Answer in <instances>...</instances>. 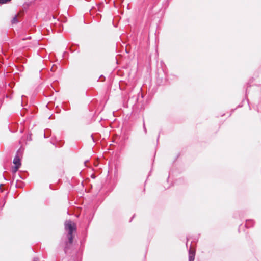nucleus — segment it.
I'll list each match as a JSON object with an SVG mask.
<instances>
[{
	"instance_id": "8",
	"label": "nucleus",
	"mask_w": 261,
	"mask_h": 261,
	"mask_svg": "<svg viewBox=\"0 0 261 261\" xmlns=\"http://www.w3.org/2000/svg\"><path fill=\"white\" fill-rule=\"evenodd\" d=\"M31 38V36H29L27 39H30Z\"/></svg>"
},
{
	"instance_id": "5",
	"label": "nucleus",
	"mask_w": 261,
	"mask_h": 261,
	"mask_svg": "<svg viewBox=\"0 0 261 261\" xmlns=\"http://www.w3.org/2000/svg\"><path fill=\"white\" fill-rule=\"evenodd\" d=\"M17 21V18H16V16H15L13 20H12V23H15Z\"/></svg>"
},
{
	"instance_id": "3",
	"label": "nucleus",
	"mask_w": 261,
	"mask_h": 261,
	"mask_svg": "<svg viewBox=\"0 0 261 261\" xmlns=\"http://www.w3.org/2000/svg\"><path fill=\"white\" fill-rule=\"evenodd\" d=\"M195 258V251L193 250L191 248L189 251V261H194Z\"/></svg>"
},
{
	"instance_id": "4",
	"label": "nucleus",
	"mask_w": 261,
	"mask_h": 261,
	"mask_svg": "<svg viewBox=\"0 0 261 261\" xmlns=\"http://www.w3.org/2000/svg\"><path fill=\"white\" fill-rule=\"evenodd\" d=\"M11 0H0V4H4L10 2Z\"/></svg>"
},
{
	"instance_id": "2",
	"label": "nucleus",
	"mask_w": 261,
	"mask_h": 261,
	"mask_svg": "<svg viewBox=\"0 0 261 261\" xmlns=\"http://www.w3.org/2000/svg\"><path fill=\"white\" fill-rule=\"evenodd\" d=\"M13 163L15 165L14 171L16 172L17 171V170L19 169L21 165L20 159L18 155H16V156L14 158L13 160Z\"/></svg>"
},
{
	"instance_id": "7",
	"label": "nucleus",
	"mask_w": 261,
	"mask_h": 261,
	"mask_svg": "<svg viewBox=\"0 0 261 261\" xmlns=\"http://www.w3.org/2000/svg\"><path fill=\"white\" fill-rule=\"evenodd\" d=\"M143 125H144V130L145 132H146V128H145V124L144 123H143Z\"/></svg>"
},
{
	"instance_id": "6",
	"label": "nucleus",
	"mask_w": 261,
	"mask_h": 261,
	"mask_svg": "<svg viewBox=\"0 0 261 261\" xmlns=\"http://www.w3.org/2000/svg\"><path fill=\"white\" fill-rule=\"evenodd\" d=\"M33 261H39V260H38V258H34V259H33Z\"/></svg>"
},
{
	"instance_id": "1",
	"label": "nucleus",
	"mask_w": 261,
	"mask_h": 261,
	"mask_svg": "<svg viewBox=\"0 0 261 261\" xmlns=\"http://www.w3.org/2000/svg\"><path fill=\"white\" fill-rule=\"evenodd\" d=\"M65 229L68 231V241L66 243V246L64 248V251L66 253H67L68 249L70 248L73 242V231L76 229L75 224L71 221H66L65 222Z\"/></svg>"
}]
</instances>
